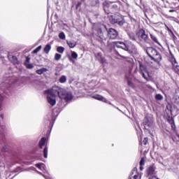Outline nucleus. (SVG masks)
I'll return each instance as SVG.
<instances>
[{"label":"nucleus","mask_w":179,"mask_h":179,"mask_svg":"<svg viewBox=\"0 0 179 179\" xmlns=\"http://www.w3.org/2000/svg\"><path fill=\"white\" fill-rule=\"evenodd\" d=\"M95 34L96 37H98L99 43H101V45H106V40L107 38L104 37V30H107V26L103 24H98L94 27Z\"/></svg>","instance_id":"obj_1"},{"label":"nucleus","mask_w":179,"mask_h":179,"mask_svg":"<svg viewBox=\"0 0 179 179\" xmlns=\"http://www.w3.org/2000/svg\"><path fill=\"white\" fill-rule=\"evenodd\" d=\"M146 52L151 61H154V62H156L157 64H159V62L162 61V55L153 47L147 48Z\"/></svg>","instance_id":"obj_2"},{"label":"nucleus","mask_w":179,"mask_h":179,"mask_svg":"<svg viewBox=\"0 0 179 179\" xmlns=\"http://www.w3.org/2000/svg\"><path fill=\"white\" fill-rule=\"evenodd\" d=\"M112 44L114 47H116L117 48H122V50H124V51H128L129 52H131L132 50H135V45L132 44L131 42L129 41H114Z\"/></svg>","instance_id":"obj_3"},{"label":"nucleus","mask_w":179,"mask_h":179,"mask_svg":"<svg viewBox=\"0 0 179 179\" xmlns=\"http://www.w3.org/2000/svg\"><path fill=\"white\" fill-rule=\"evenodd\" d=\"M62 92H64V88L59 86H53L51 89L45 90L44 93L45 94H49V96L55 99L57 96L60 98L62 94Z\"/></svg>","instance_id":"obj_4"},{"label":"nucleus","mask_w":179,"mask_h":179,"mask_svg":"<svg viewBox=\"0 0 179 179\" xmlns=\"http://www.w3.org/2000/svg\"><path fill=\"white\" fill-rule=\"evenodd\" d=\"M109 22L111 24H118V26H124L125 20L120 13H115L109 17Z\"/></svg>","instance_id":"obj_5"},{"label":"nucleus","mask_w":179,"mask_h":179,"mask_svg":"<svg viewBox=\"0 0 179 179\" xmlns=\"http://www.w3.org/2000/svg\"><path fill=\"white\" fill-rule=\"evenodd\" d=\"M107 36L110 40H116L118 38V31L113 28L107 30Z\"/></svg>","instance_id":"obj_6"},{"label":"nucleus","mask_w":179,"mask_h":179,"mask_svg":"<svg viewBox=\"0 0 179 179\" xmlns=\"http://www.w3.org/2000/svg\"><path fill=\"white\" fill-rule=\"evenodd\" d=\"M62 100H65V101H71L72 99H73V96H72V93L69 92H66V90H63V92H62V95H60V98Z\"/></svg>","instance_id":"obj_7"},{"label":"nucleus","mask_w":179,"mask_h":179,"mask_svg":"<svg viewBox=\"0 0 179 179\" xmlns=\"http://www.w3.org/2000/svg\"><path fill=\"white\" fill-rule=\"evenodd\" d=\"M146 173L148 176H155V174H156V166L155 164L148 166L146 170Z\"/></svg>","instance_id":"obj_8"},{"label":"nucleus","mask_w":179,"mask_h":179,"mask_svg":"<svg viewBox=\"0 0 179 179\" xmlns=\"http://www.w3.org/2000/svg\"><path fill=\"white\" fill-rule=\"evenodd\" d=\"M140 38L145 41V43H149V36L146 34V32L143 29L139 31Z\"/></svg>","instance_id":"obj_9"},{"label":"nucleus","mask_w":179,"mask_h":179,"mask_svg":"<svg viewBox=\"0 0 179 179\" xmlns=\"http://www.w3.org/2000/svg\"><path fill=\"white\" fill-rule=\"evenodd\" d=\"M143 125H144L145 128H150V127L153 125V122H152V121L149 120V117H148V116H145L143 122Z\"/></svg>","instance_id":"obj_10"},{"label":"nucleus","mask_w":179,"mask_h":179,"mask_svg":"<svg viewBox=\"0 0 179 179\" xmlns=\"http://www.w3.org/2000/svg\"><path fill=\"white\" fill-rule=\"evenodd\" d=\"M139 178V172H138V169L134 168L131 173L129 179H138Z\"/></svg>","instance_id":"obj_11"},{"label":"nucleus","mask_w":179,"mask_h":179,"mask_svg":"<svg viewBox=\"0 0 179 179\" xmlns=\"http://www.w3.org/2000/svg\"><path fill=\"white\" fill-rule=\"evenodd\" d=\"M103 6L105 13H106V15H110V13H111V11L110 10V3L104 1L103 3Z\"/></svg>","instance_id":"obj_12"},{"label":"nucleus","mask_w":179,"mask_h":179,"mask_svg":"<svg viewBox=\"0 0 179 179\" xmlns=\"http://www.w3.org/2000/svg\"><path fill=\"white\" fill-rule=\"evenodd\" d=\"M8 59L14 65H19V64H20L19 60H17V57L16 56H15V55H9L8 56Z\"/></svg>","instance_id":"obj_13"},{"label":"nucleus","mask_w":179,"mask_h":179,"mask_svg":"<svg viewBox=\"0 0 179 179\" xmlns=\"http://www.w3.org/2000/svg\"><path fill=\"white\" fill-rule=\"evenodd\" d=\"M169 62H171L172 66L173 65H176V64H177V59H176L174 55H173V53L171 52H170V53H169Z\"/></svg>","instance_id":"obj_14"},{"label":"nucleus","mask_w":179,"mask_h":179,"mask_svg":"<svg viewBox=\"0 0 179 179\" xmlns=\"http://www.w3.org/2000/svg\"><path fill=\"white\" fill-rule=\"evenodd\" d=\"M47 100L49 104H50V106H55V104H57V101L55 100V98H53L52 96H50V94L48 95Z\"/></svg>","instance_id":"obj_15"},{"label":"nucleus","mask_w":179,"mask_h":179,"mask_svg":"<svg viewBox=\"0 0 179 179\" xmlns=\"http://www.w3.org/2000/svg\"><path fill=\"white\" fill-rule=\"evenodd\" d=\"M173 100L175 104H179V88L176 91Z\"/></svg>","instance_id":"obj_16"},{"label":"nucleus","mask_w":179,"mask_h":179,"mask_svg":"<svg viewBox=\"0 0 179 179\" xmlns=\"http://www.w3.org/2000/svg\"><path fill=\"white\" fill-rule=\"evenodd\" d=\"M96 57L101 62V64H106V59L101 56V53L99 52L96 54Z\"/></svg>","instance_id":"obj_17"},{"label":"nucleus","mask_w":179,"mask_h":179,"mask_svg":"<svg viewBox=\"0 0 179 179\" xmlns=\"http://www.w3.org/2000/svg\"><path fill=\"white\" fill-rule=\"evenodd\" d=\"M139 72H140V73H143L145 72V73H147L148 76H149V72H148V71H146V68H145V66H143V64H139Z\"/></svg>","instance_id":"obj_18"},{"label":"nucleus","mask_w":179,"mask_h":179,"mask_svg":"<svg viewBox=\"0 0 179 179\" xmlns=\"http://www.w3.org/2000/svg\"><path fill=\"white\" fill-rule=\"evenodd\" d=\"M47 141V138H45V137H43L38 143V147L40 148V149H43V146H44V145H45V142Z\"/></svg>","instance_id":"obj_19"},{"label":"nucleus","mask_w":179,"mask_h":179,"mask_svg":"<svg viewBox=\"0 0 179 179\" xmlns=\"http://www.w3.org/2000/svg\"><path fill=\"white\" fill-rule=\"evenodd\" d=\"M122 5L120 1H117L114 4L112 5L113 9H119V8Z\"/></svg>","instance_id":"obj_20"},{"label":"nucleus","mask_w":179,"mask_h":179,"mask_svg":"<svg viewBox=\"0 0 179 179\" xmlns=\"http://www.w3.org/2000/svg\"><path fill=\"white\" fill-rule=\"evenodd\" d=\"M50 51H51V45L48 43L43 48V52L45 54H50Z\"/></svg>","instance_id":"obj_21"},{"label":"nucleus","mask_w":179,"mask_h":179,"mask_svg":"<svg viewBox=\"0 0 179 179\" xmlns=\"http://www.w3.org/2000/svg\"><path fill=\"white\" fill-rule=\"evenodd\" d=\"M93 99H95V100H99L100 101H107V99H106L103 96L99 94L93 96Z\"/></svg>","instance_id":"obj_22"},{"label":"nucleus","mask_w":179,"mask_h":179,"mask_svg":"<svg viewBox=\"0 0 179 179\" xmlns=\"http://www.w3.org/2000/svg\"><path fill=\"white\" fill-rule=\"evenodd\" d=\"M150 38L152 40V41L155 43V44H158V45H160V43H159V41L157 40V37H156V36L150 34Z\"/></svg>","instance_id":"obj_23"},{"label":"nucleus","mask_w":179,"mask_h":179,"mask_svg":"<svg viewBox=\"0 0 179 179\" xmlns=\"http://www.w3.org/2000/svg\"><path fill=\"white\" fill-rule=\"evenodd\" d=\"M172 71H173L175 73L179 75V65L174 64L173 66H172Z\"/></svg>","instance_id":"obj_24"},{"label":"nucleus","mask_w":179,"mask_h":179,"mask_svg":"<svg viewBox=\"0 0 179 179\" xmlns=\"http://www.w3.org/2000/svg\"><path fill=\"white\" fill-rule=\"evenodd\" d=\"M47 71H48L47 69L42 68V69L36 70V73L38 75H43V73H44V72H47Z\"/></svg>","instance_id":"obj_25"},{"label":"nucleus","mask_w":179,"mask_h":179,"mask_svg":"<svg viewBox=\"0 0 179 179\" xmlns=\"http://www.w3.org/2000/svg\"><path fill=\"white\" fill-rule=\"evenodd\" d=\"M48 156V147L45 145V148L43 149V157H45V159H47Z\"/></svg>","instance_id":"obj_26"},{"label":"nucleus","mask_w":179,"mask_h":179,"mask_svg":"<svg viewBox=\"0 0 179 179\" xmlns=\"http://www.w3.org/2000/svg\"><path fill=\"white\" fill-rule=\"evenodd\" d=\"M67 44L69 45V48H75V47H76V44L71 41H67Z\"/></svg>","instance_id":"obj_27"},{"label":"nucleus","mask_w":179,"mask_h":179,"mask_svg":"<svg viewBox=\"0 0 179 179\" xmlns=\"http://www.w3.org/2000/svg\"><path fill=\"white\" fill-rule=\"evenodd\" d=\"M57 52H59L60 54H64V51H65V48L62 46H59L57 48Z\"/></svg>","instance_id":"obj_28"},{"label":"nucleus","mask_w":179,"mask_h":179,"mask_svg":"<svg viewBox=\"0 0 179 179\" xmlns=\"http://www.w3.org/2000/svg\"><path fill=\"white\" fill-rule=\"evenodd\" d=\"M59 82L60 83H65V82H66V76H62L59 79Z\"/></svg>","instance_id":"obj_29"},{"label":"nucleus","mask_w":179,"mask_h":179,"mask_svg":"<svg viewBox=\"0 0 179 179\" xmlns=\"http://www.w3.org/2000/svg\"><path fill=\"white\" fill-rule=\"evenodd\" d=\"M62 57V55H59V53H55V61H59V59H61Z\"/></svg>","instance_id":"obj_30"},{"label":"nucleus","mask_w":179,"mask_h":179,"mask_svg":"<svg viewBox=\"0 0 179 179\" xmlns=\"http://www.w3.org/2000/svg\"><path fill=\"white\" fill-rule=\"evenodd\" d=\"M42 48H43V46L39 45L35 50H33V52H32L33 54H37V52H38Z\"/></svg>","instance_id":"obj_31"},{"label":"nucleus","mask_w":179,"mask_h":179,"mask_svg":"<svg viewBox=\"0 0 179 179\" xmlns=\"http://www.w3.org/2000/svg\"><path fill=\"white\" fill-rule=\"evenodd\" d=\"M155 100H159V101L163 100V95H162L160 94H157L155 95Z\"/></svg>","instance_id":"obj_32"},{"label":"nucleus","mask_w":179,"mask_h":179,"mask_svg":"<svg viewBox=\"0 0 179 179\" xmlns=\"http://www.w3.org/2000/svg\"><path fill=\"white\" fill-rule=\"evenodd\" d=\"M71 57L73 58V59H78V53H76V52H71Z\"/></svg>","instance_id":"obj_33"},{"label":"nucleus","mask_w":179,"mask_h":179,"mask_svg":"<svg viewBox=\"0 0 179 179\" xmlns=\"http://www.w3.org/2000/svg\"><path fill=\"white\" fill-rule=\"evenodd\" d=\"M129 36L130 37L131 40H133V41H135L136 40V37L135 36V34L134 33L129 34Z\"/></svg>","instance_id":"obj_34"},{"label":"nucleus","mask_w":179,"mask_h":179,"mask_svg":"<svg viewBox=\"0 0 179 179\" xmlns=\"http://www.w3.org/2000/svg\"><path fill=\"white\" fill-rule=\"evenodd\" d=\"M59 38L61 40H65V33H64V32H60L59 34Z\"/></svg>","instance_id":"obj_35"},{"label":"nucleus","mask_w":179,"mask_h":179,"mask_svg":"<svg viewBox=\"0 0 179 179\" xmlns=\"http://www.w3.org/2000/svg\"><path fill=\"white\" fill-rule=\"evenodd\" d=\"M127 85L129 86V87H135V85H134V83L131 81L129 79L127 80Z\"/></svg>","instance_id":"obj_36"},{"label":"nucleus","mask_w":179,"mask_h":179,"mask_svg":"<svg viewBox=\"0 0 179 179\" xmlns=\"http://www.w3.org/2000/svg\"><path fill=\"white\" fill-rule=\"evenodd\" d=\"M83 3L82 1H78L77 3H76V10H78V9H79V8H80V6H82V4Z\"/></svg>","instance_id":"obj_37"},{"label":"nucleus","mask_w":179,"mask_h":179,"mask_svg":"<svg viewBox=\"0 0 179 179\" xmlns=\"http://www.w3.org/2000/svg\"><path fill=\"white\" fill-rule=\"evenodd\" d=\"M26 68L27 69H33V68H34V66L32 64H25Z\"/></svg>","instance_id":"obj_38"},{"label":"nucleus","mask_w":179,"mask_h":179,"mask_svg":"<svg viewBox=\"0 0 179 179\" xmlns=\"http://www.w3.org/2000/svg\"><path fill=\"white\" fill-rule=\"evenodd\" d=\"M167 121L170 124V125L171 124H173L174 123V118H173V117H169L168 119H167Z\"/></svg>","instance_id":"obj_39"},{"label":"nucleus","mask_w":179,"mask_h":179,"mask_svg":"<svg viewBox=\"0 0 179 179\" xmlns=\"http://www.w3.org/2000/svg\"><path fill=\"white\" fill-rule=\"evenodd\" d=\"M148 141H149V138L148 137L144 138V139L143 141V145H148Z\"/></svg>","instance_id":"obj_40"},{"label":"nucleus","mask_w":179,"mask_h":179,"mask_svg":"<svg viewBox=\"0 0 179 179\" xmlns=\"http://www.w3.org/2000/svg\"><path fill=\"white\" fill-rule=\"evenodd\" d=\"M139 165L140 166H145V158L143 157V158L141 159Z\"/></svg>","instance_id":"obj_41"},{"label":"nucleus","mask_w":179,"mask_h":179,"mask_svg":"<svg viewBox=\"0 0 179 179\" xmlns=\"http://www.w3.org/2000/svg\"><path fill=\"white\" fill-rule=\"evenodd\" d=\"M29 62H30V57H26V60H25V62H24V65L25 66V65H27V64H29Z\"/></svg>","instance_id":"obj_42"},{"label":"nucleus","mask_w":179,"mask_h":179,"mask_svg":"<svg viewBox=\"0 0 179 179\" xmlns=\"http://www.w3.org/2000/svg\"><path fill=\"white\" fill-rule=\"evenodd\" d=\"M141 75H142L143 78L145 79V80H149V76H146L145 73H141Z\"/></svg>","instance_id":"obj_43"},{"label":"nucleus","mask_w":179,"mask_h":179,"mask_svg":"<svg viewBox=\"0 0 179 179\" xmlns=\"http://www.w3.org/2000/svg\"><path fill=\"white\" fill-rule=\"evenodd\" d=\"M171 127L172 131H176V123L173 122V123L171 124Z\"/></svg>","instance_id":"obj_44"},{"label":"nucleus","mask_w":179,"mask_h":179,"mask_svg":"<svg viewBox=\"0 0 179 179\" xmlns=\"http://www.w3.org/2000/svg\"><path fill=\"white\" fill-rule=\"evenodd\" d=\"M148 179H159V178H157V176H156L152 175V176H150L148 178Z\"/></svg>","instance_id":"obj_45"},{"label":"nucleus","mask_w":179,"mask_h":179,"mask_svg":"<svg viewBox=\"0 0 179 179\" xmlns=\"http://www.w3.org/2000/svg\"><path fill=\"white\" fill-rule=\"evenodd\" d=\"M116 55H119V57H121V58L127 59V57H125L122 56L121 55H120V53H118V52H116Z\"/></svg>","instance_id":"obj_46"},{"label":"nucleus","mask_w":179,"mask_h":179,"mask_svg":"<svg viewBox=\"0 0 179 179\" xmlns=\"http://www.w3.org/2000/svg\"><path fill=\"white\" fill-rule=\"evenodd\" d=\"M36 167H37L38 169H41V165L40 164H36Z\"/></svg>","instance_id":"obj_47"},{"label":"nucleus","mask_w":179,"mask_h":179,"mask_svg":"<svg viewBox=\"0 0 179 179\" xmlns=\"http://www.w3.org/2000/svg\"><path fill=\"white\" fill-rule=\"evenodd\" d=\"M110 45H111V44H110V41H107V47H110Z\"/></svg>","instance_id":"obj_48"},{"label":"nucleus","mask_w":179,"mask_h":179,"mask_svg":"<svg viewBox=\"0 0 179 179\" xmlns=\"http://www.w3.org/2000/svg\"><path fill=\"white\" fill-rule=\"evenodd\" d=\"M80 2H82L83 3H86V0H80Z\"/></svg>","instance_id":"obj_49"},{"label":"nucleus","mask_w":179,"mask_h":179,"mask_svg":"<svg viewBox=\"0 0 179 179\" xmlns=\"http://www.w3.org/2000/svg\"><path fill=\"white\" fill-rule=\"evenodd\" d=\"M140 170H141V171H142V170H143V166H140Z\"/></svg>","instance_id":"obj_50"},{"label":"nucleus","mask_w":179,"mask_h":179,"mask_svg":"<svg viewBox=\"0 0 179 179\" xmlns=\"http://www.w3.org/2000/svg\"><path fill=\"white\" fill-rule=\"evenodd\" d=\"M0 117H1V119H3V118H4V115H3V114H1V115H0Z\"/></svg>","instance_id":"obj_51"},{"label":"nucleus","mask_w":179,"mask_h":179,"mask_svg":"<svg viewBox=\"0 0 179 179\" xmlns=\"http://www.w3.org/2000/svg\"><path fill=\"white\" fill-rule=\"evenodd\" d=\"M2 99V95L0 94V101Z\"/></svg>","instance_id":"obj_52"},{"label":"nucleus","mask_w":179,"mask_h":179,"mask_svg":"<svg viewBox=\"0 0 179 179\" xmlns=\"http://www.w3.org/2000/svg\"><path fill=\"white\" fill-rule=\"evenodd\" d=\"M142 143H142V141H141V142H140V145H141V146H142Z\"/></svg>","instance_id":"obj_53"},{"label":"nucleus","mask_w":179,"mask_h":179,"mask_svg":"<svg viewBox=\"0 0 179 179\" xmlns=\"http://www.w3.org/2000/svg\"><path fill=\"white\" fill-rule=\"evenodd\" d=\"M176 2H179V0H176Z\"/></svg>","instance_id":"obj_54"},{"label":"nucleus","mask_w":179,"mask_h":179,"mask_svg":"<svg viewBox=\"0 0 179 179\" xmlns=\"http://www.w3.org/2000/svg\"><path fill=\"white\" fill-rule=\"evenodd\" d=\"M110 3H114V2H110Z\"/></svg>","instance_id":"obj_55"},{"label":"nucleus","mask_w":179,"mask_h":179,"mask_svg":"<svg viewBox=\"0 0 179 179\" xmlns=\"http://www.w3.org/2000/svg\"><path fill=\"white\" fill-rule=\"evenodd\" d=\"M1 104H0V108H1Z\"/></svg>","instance_id":"obj_56"}]
</instances>
